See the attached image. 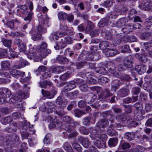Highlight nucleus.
Here are the masks:
<instances>
[{"mask_svg":"<svg viewBox=\"0 0 152 152\" xmlns=\"http://www.w3.org/2000/svg\"><path fill=\"white\" fill-rule=\"evenodd\" d=\"M47 44L45 42L42 43L39 45L37 50L38 53H40V55L42 57L46 56L49 54L51 53V50L49 49H47Z\"/></svg>","mask_w":152,"mask_h":152,"instance_id":"obj_1","label":"nucleus"},{"mask_svg":"<svg viewBox=\"0 0 152 152\" xmlns=\"http://www.w3.org/2000/svg\"><path fill=\"white\" fill-rule=\"evenodd\" d=\"M99 127L93 130L91 132V133L90 136L93 140H95L97 137L98 138L102 140L103 141H104L107 138V136L105 134L100 133L102 132L98 131V129H99Z\"/></svg>","mask_w":152,"mask_h":152,"instance_id":"obj_2","label":"nucleus"},{"mask_svg":"<svg viewBox=\"0 0 152 152\" xmlns=\"http://www.w3.org/2000/svg\"><path fill=\"white\" fill-rule=\"evenodd\" d=\"M139 7L142 10L152 11V0L143 1L139 4Z\"/></svg>","mask_w":152,"mask_h":152,"instance_id":"obj_3","label":"nucleus"},{"mask_svg":"<svg viewBox=\"0 0 152 152\" xmlns=\"http://www.w3.org/2000/svg\"><path fill=\"white\" fill-rule=\"evenodd\" d=\"M80 58H82V59L83 61H97L100 58L99 54L97 52L94 54H92L88 55L86 57L84 54H81L80 56Z\"/></svg>","mask_w":152,"mask_h":152,"instance_id":"obj_4","label":"nucleus"},{"mask_svg":"<svg viewBox=\"0 0 152 152\" xmlns=\"http://www.w3.org/2000/svg\"><path fill=\"white\" fill-rule=\"evenodd\" d=\"M76 87L75 81V80H72L69 81L68 84L64 87L62 91V94L64 95L66 94L68 91H70L75 88Z\"/></svg>","mask_w":152,"mask_h":152,"instance_id":"obj_5","label":"nucleus"},{"mask_svg":"<svg viewBox=\"0 0 152 152\" xmlns=\"http://www.w3.org/2000/svg\"><path fill=\"white\" fill-rule=\"evenodd\" d=\"M18 9L17 10L18 15L20 16L24 17L28 13V9L24 5H19L18 6Z\"/></svg>","mask_w":152,"mask_h":152,"instance_id":"obj_6","label":"nucleus"},{"mask_svg":"<svg viewBox=\"0 0 152 152\" xmlns=\"http://www.w3.org/2000/svg\"><path fill=\"white\" fill-rule=\"evenodd\" d=\"M109 122L107 120L103 119L99 121L96 125L95 127L96 129L97 127H99L98 131L100 132H103L104 130V128L108 125Z\"/></svg>","mask_w":152,"mask_h":152,"instance_id":"obj_7","label":"nucleus"},{"mask_svg":"<svg viewBox=\"0 0 152 152\" xmlns=\"http://www.w3.org/2000/svg\"><path fill=\"white\" fill-rule=\"evenodd\" d=\"M57 90L55 89L50 92L44 90L43 89L42 90V94L43 96L47 98H53L54 96L57 94Z\"/></svg>","mask_w":152,"mask_h":152,"instance_id":"obj_8","label":"nucleus"},{"mask_svg":"<svg viewBox=\"0 0 152 152\" xmlns=\"http://www.w3.org/2000/svg\"><path fill=\"white\" fill-rule=\"evenodd\" d=\"M8 140L6 141L7 143L9 145L10 144H13L17 142L19 139L18 136L16 134H10L7 137Z\"/></svg>","mask_w":152,"mask_h":152,"instance_id":"obj_9","label":"nucleus"},{"mask_svg":"<svg viewBox=\"0 0 152 152\" xmlns=\"http://www.w3.org/2000/svg\"><path fill=\"white\" fill-rule=\"evenodd\" d=\"M49 18L46 15H41L38 18V20L41 25H43L45 27H48L49 24L48 22Z\"/></svg>","mask_w":152,"mask_h":152,"instance_id":"obj_10","label":"nucleus"},{"mask_svg":"<svg viewBox=\"0 0 152 152\" xmlns=\"http://www.w3.org/2000/svg\"><path fill=\"white\" fill-rule=\"evenodd\" d=\"M28 4L29 5V8L30 11L29 12L27 16L24 18V20L26 21L30 22L31 21L32 19V15L33 13L32 12V10H33L34 7L33 4L31 1H29L28 2Z\"/></svg>","mask_w":152,"mask_h":152,"instance_id":"obj_11","label":"nucleus"},{"mask_svg":"<svg viewBox=\"0 0 152 152\" xmlns=\"http://www.w3.org/2000/svg\"><path fill=\"white\" fill-rule=\"evenodd\" d=\"M65 129L66 131L71 133L69 135L70 137H75L77 134V132L75 130L74 127L71 126H66Z\"/></svg>","mask_w":152,"mask_h":152,"instance_id":"obj_12","label":"nucleus"},{"mask_svg":"<svg viewBox=\"0 0 152 152\" xmlns=\"http://www.w3.org/2000/svg\"><path fill=\"white\" fill-rule=\"evenodd\" d=\"M133 58L131 56L125 57L123 61L124 65L127 68H130L132 66Z\"/></svg>","mask_w":152,"mask_h":152,"instance_id":"obj_13","label":"nucleus"},{"mask_svg":"<svg viewBox=\"0 0 152 152\" xmlns=\"http://www.w3.org/2000/svg\"><path fill=\"white\" fill-rule=\"evenodd\" d=\"M10 74L13 77L17 78L20 77H23L25 75V72H20L15 69H13L11 71Z\"/></svg>","mask_w":152,"mask_h":152,"instance_id":"obj_14","label":"nucleus"},{"mask_svg":"<svg viewBox=\"0 0 152 152\" xmlns=\"http://www.w3.org/2000/svg\"><path fill=\"white\" fill-rule=\"evenodd\" d=\"M78 140L79 142L81 143L83 146L85 148H88L90 145V142L86 138L80 136L78 137Z\"/></svg>","mask_w":152,"mask_h":152,"instance_id":"obj_15","label":"nucleus"},{"mask_svg":"<svg viewBox=\"0 0 152 152\" xmlns=\"http://www.w3.org/2000/svg\"><path fill=\"white\" fill-rule=\"evenodd\" d=\"M123 84L122 80H113L111 85V89L115 92L118 88V87Z\"/></svg>","mask_w":152,"mask_h":152,"instance_id":"obj_16","label":"nucleus"},{"mask_svg":"<svg viewBox=\"0 0 152 152\" xmlns=\"http://www.w3.org/2000/svg\"><path fill=\"white\" fill-rule=\"evenodd\" d=\"M129 90L126 88H122L119 90L117 93V95L121 97L126 96L129 95Z\"/></svg>","mask_w":152,"mask_h":152,"instance_id":"obj_17","label":"nucleus"},{"mask_svg":"<svg viewBox=\"0 0 152 152\" xmlns=\"http://www.w3.org/2000/svg\"><path fill=\"white\" fill-rule=\"evenodd\" d=\"M51 124L49 125L50 128H52L57 127L58 128L61 126V122L59 121L57 118L55 117L51 121Z\"/></svg>","mask_w":152,"mask_h":152,"instance_id":"obj_18","label":"nucleus"},{"mask_svg":"<svg viewBox=\"0 0 152 152\" xmlns=\"http://www.w3.org/2000/svg\"><path fill=\"white\" fill-rule=\"evenodd\" d=\"M104 116L107 120L110 121L111 124H113L114 122L113 120L115 119V116L113 114L111 111H106L104 113Z\"/></svg>","mask_w":152,"mask_h":152,"instance_id":"obj_19","label":"nucleus"},{"mask_svg":"<svg viewBox=\"0 0 152 152\" xmlns=\"http://www.w3.org/2000/svg\"><path fill=\"white\" fill-rule=\"evenodd\" d=\"M11 95L10 91L8 88H0V96H6L7 98L10 96Z\"/></svg>","mask_w":152,"mask_h":152,"instance_id":"obj_20","label":"nucleus"},{"mask_svg":"<svg viewBox=\"0 0 152 152\" xmlns=\"http://www.w3.org/2000/svg\"><path fill=\"white\" fill-rule=\"evenodd\" d=\"M61 42L63 44L61 45V48H64L66 46L65 43L69 44L72 43V40L71 37L69 36L66 37L61 39Z\"/></svg>","mask_w":152,"mask_h":152,"instance_id":"obj_21","label":"nucleus"},{"mask_svg":"<svg viewBox=\"0 0 152 152\" xmlns=\"http://www.w3.org/2000/svg\"><path fill=\"white\" fill-rule=\"evenodd\" d=\"M1 42L4 46L9 48L10 51L12 50L11 47L12 42V39H8L3 38L2 39Z\"/></svg>","mask_w":152,"mask_h":152,"instance_id":"obj_22","label":"nucleus"},{"mask_svg":"<svg viewBox=\"0 0 152 152\" xmlns=\"http://www.w3.org/2000/svg\"><path fill=\"white\" fill-rule=\"evenodd\" d=\"M20 64H16L14 65V67L16 69H20L22 67H23L26 65L28 64V63L26 61L20 58Z\"/></svg>","mask_w":152,"mask_h":152,"instance_id":"obj_23","label":"nucleus"},{"mask_svg":"<svg viewBox=\"0 0 152 152\" xmlns=\"http://www.w3.org/2000/svg\"><path fill=\"white\" fill-rule=\"evenodd\" d=\"M79 94V91L78 90H76L74 91L69 92V93H66L64 95L67 96L69 98L72 99H74Z\"/></svg>","mask_w":152,"mask_h":152,"instance_id":"obj_24","label":"nucleus"},{"mask_svg":"<svg viewBox=\"0 0 152 152\" xmlns=\"http://www.w3.org/2000/svg\"><path fill=\"white\" fill-rule=\"evenodd\" d=\"M135 69L139 74H142L146 71V66L144 65H139L136 66Z\"/></svg>","mask_w":152,"mask_h":152,"instance_id":"obj_25","label":"nucleus"},{"mask_svg":"<svg viewBox=\"0 0 152 152\" xmlns=\"http://www.w3.org/2000/svg\"><path fill=\"white\" fill-rule=\"evenodd\" d=\"M115 118L118 122H124L127 119L126 116L123 113H120L119 115H118L115 116Z\"/></svg>","mask_w":152,"mask_h":152,"instance_id":"obj_26","label":"nucleus"},{"mask_svg":"<svg viewBox=\"0 0 152 152\" xmlns=\"http://www.w3.org/2000/svg\"><path fill=\"white\" fill-rule=\"evenodd\" d=\"M119 53L118 51L116 49H114L109 50L107 51L105 55L107 56H114Z\"/></svg>","mask_w":152,"mask_h":152,"instance_id":"obj_27","label":"nucleus"},{"mask_svg":"<svg viewBox=\"0 0 152 152\" xmlns=\"http://www.w3.org/2000/svg\"><path fill=\"white\" fill-rule=\"evenodd\" d=\"M57 61L59 63L63 64H67L69 61L68 59L66 57H63L61 56H58L56 58Z\"/></svg>","mask_w":152,"mask_h":152,"instance_id":"obj_28","label":"nucleus"},{"mask_svg":"<svg viewBox=\"0 0 152 152\" xmlns=\"http://www.w3.org/2000/svg\"><path fill=\"white\" fill-rule=\"evenodd\" d=\"M79 75L84 79L85 80H88V77H90L91 73L90 72L84 71L80 72L78 74Z\"/></svg>","mask_w":152,"mask_h":152,"instance_id":"obj_29","label":"nucleus"},{"mask_svg":"<svg viewBox=\"0 0 152 152\" xmlns=\"http://www.w3.org/2000/svg\"><path fill=\"white\" fill-rule=\"evenodd\" d=\"M128 19L126 18H121L117 23V26L121 27L125 25L126 22H128Z\"/></svg>","mask_w":152,"mask_h":152,"instance_id":"obj_30","label":"nucleus"},{"mask_svg":"<svg viewBox=\"0 0 152 152\" xmlns=\"http://www.w3.org/2000/svg\"><path fill=\"white\" fill-rule=\"evenodd\" d=\"M118 142V138H111L108 141V144L110 147H113L116 146Z\"/></svg>","mask_w":152,"mask_h":152,"instance_id":"obj_31","label":"nucleus"},{"mask_svg":"<svg viewBox=\"0 0 152 152\" xmlns=\"http://www.w3.org/2000/svg\"><path fill=\"white\" fill-rule=\"evenodd\" d=\"M109 20V18H104L100 20L98 23L99 27H102L107 25Z\"/></svg>","mask_w":152,"mask_h":152,"instance_id":"obj_32","label":"nucleus"},{"mask_svg":"<svg viewBox=\"0 0 152 152\" xmlns=\"http://www.w3.org/2000/svg\"><path fill=\"white\" fill-rule=\"evenodd\" d=\"M124 137L125 138L130 141L134 139L135 135L133 132H127L125 134Z\"/></svg>","mask_w":152,"mask_h":152,"instance_id":"obj_33","label":"nucleus"},{"mask_svg":"<svg viewBox=\"0 0 152 152\" xmlns=\"http://www.w3.org/2000/svg\"><path fill=\"white\" fill-rule=\"evenodd\" d=\"M75 116L78 118L80 117L83 115L86 114L85 111L79 109H75L74 111Z\"/></svg>","mask_w":152,"mask_h":152,"instance_id":"obj_34","label":"nucleus"},{"mask_svg":"<svg viewBox=\"0 0 152 152\" xmlns=\"http://www.w3.org/2000/svg\"><path fill=\"white\" fill-rule=\"evenodd\" d=\"M12 119L10 116H7L2 118L1 121L4 124H7L12 122Z\"/></svg>","mask_w":152,"mask_h":152,"instance_id":"obj_35","label":"nucleus"},{"mask_svg":"<svg viewBox=\"0 0 152 152\" xmlns=\"http://www.w3.org/2000/svg\"><path fill=\"white\" fill-rule=\"evenodd\" d=\"M113 96V94L107 88L104 89L102 94V98H106L109 97L111 96Z\"/></svg>","mask_w":152,"mask_h":152,"instance_id":"obj_36","label":"nucleus"},{"mask_svg":"<svg viewBox=\"0 0 152 152\" xmlns=\"http://www.w3.org/2000/svg\"><path fill=\"white\" fill-rule=\"evenodd\" d=\"M101 34L104 38L106 39H110L112 38V35L108 31H104L102 30Z\"/></svg>","mask_w":152,"mask_h":152,"instance_id":"obj_37","label":"nucleus"},{"mask_svg":"<svg viewBox=\"0 0 152 152\" xmlns=\"http://www.w3.org/2000/svg\"><path fill=\"white\" fill-rule=\"evenodd\" d=\"M56 113L58 115L62 116L65 114L66 113L65 112L63 108L60 107H58L56 109Z\"/></svg>","mask_w":152,"mask_h":152,"instance_id":"obj_38","label":"nucleus"},{"mask_svg":"<svg viewBox=\"0 0 152 152\" xmlns=\"http://www.w3.org/2000/svg\"><path fill=\"white\" fill-rule=\"evenodd\" d=\"M96 72L102 75H104L107 73V71L103 67H98L95 69Z\"/></svg>","mask_w":152,"mask_h":152,"instance_id":"obj_39","label":"nucleus"},{"mask_svg":"<svg viewBox=\"0 0 152 152\" xmlns=\"http://www.w3.org/2000/svg\"><path fill=\"white\" fill-rule=\"evenodd\" d=\"M16 125V124L15 123L14 124V126L12 125L10 127H7L5 129V131L8 133L15 132L17 130V128L15 126Z\"/></svg>","mask_w":152,"mask_h":152,"instance_id":"obj_40","label":"nucleus"},{"mask_svg":"<svg viewBox=\"0 0 152 152\" xmlns=\"http://www.w3.org/2000/svg\"><path fill=\"white\" fill-rule=\"evenodd\" d=\"M136 56H138L140 60L143 63H145L147 60L146 56L143 54L137 53Z\"/></svg>","mask_w":152,"mask_h":152,"instance_id":"obj_41","label":"nucleus"},{"mask_svg":"<svg viewBox=\"0 0 152 152\" xmlns=\"http://www.w3.org/2000/svg\"><path fill=\"white\" fill-rule=\"evenodd\" d=\"M109 129L107 131V133L109 136H116L118 134V133L115 130L113 129V128L109 127Z\"/></svg>","mask_w":152,"mask_h":152,"instance_id":"obj_42","label":"nucleus"},{"mask_svg":"<svg viewBox=\"0 0 152 152\" xmlns=\"http://www.w3.org/2000/svg\"><path fill=\"white\" fill-rule=\"evenodd\" d=\"M7 50L0 48V58H6L7 55Z\"/></svg>","mask_w":152,"mask_h":152,"instance_id":"obj_43","label":"nucleus"},{"mask_svg":"<svg viewBox=\"0 0 152 152\" xmlns=\"http://www.w3.org/2000/svg\"><path fill=\"white\" fill-rule=\"evenodd\" d=\"M94 28V24L90 21H88L86 30L87 31H89L93 29Z\"/></svg>","mask_w":152,"mask_h":152,"instance_id":"obj_44","label":"nucleus"},{"mask_svg":"<svg viewBox=\"0 0 152 152\" xmlns=\"http://www.w3.org/2000/svg\"><path fill=\"white\" fill-rule=\"evenodd\" d=\"M1 69H7L10 66V63L8 61H3L1 63Z\"/></svg>","mask_w":152,"mask_h":152,"instance_id":"obj_45","label":"nucleus"},{"mask_svg":"<svg viewBox=\"0 0 152 152\" xmlns=\"http://www.w3.org/2000/svg\"><path fill=\"white\" fill-rule=\"evenodd\" d=\"M109 45V42L107 41H104L100 43L99 44V47L101 49L104 50Z\"/></svg>","mask_w":152,"mask_h":152,"instance_id":"obj_46","label":"nucleus"},{"mask_svg":"<svg viewBox=\"0 0 152 152\" xmlns=\"http://www.w3.org/2000/svg\"><path fill=\"white\" fill-rule=\"evenodd\" d=\"M151 36L150 32H144L141 34L140 37L142 39H147Z\"/></svg>","mask_w":152,"mask_h":152,"instance_id":"obj_47","label":"nucleus"},{"mask_svg":"<svg viewBox=\"0 0 152 152\" xmlns=\"http://www.w3.org/2000/svg\"><path fill=\"white\" fill-rule=\"evenodd\" d=\"M134 107L137 110H141L143 107L142 104L140 102H137L133 104Z\"/></svg>","mask_w":152,"mask_h":152,"instance_id":"obj_48","label":"nucleus"},{"mask_svg":"<svg viewBox=\"0 0 152 152\" xmlns=\"http://www.w3.org/2000/svg\"><path fill=\"white\" fill-rule=\"evenodd\" d=\"M59 34L58 33V31H56L52 33L51 34L50 38L51 40H57L59 38L58 34Z\"/></svg>","mask_w":152,"mask_h":152,"instance_id":"obj_49","label":"nucleus"},{"mask_svg":"<svg viewBox=\"0 0 152 152\" xmlns=\"http://www.w3.org/2000/svg\"><path fill=\"white\" fill-rule=\"evenodd\" d=\"M120 50L121 52L123 53H128L130 51L129 46L126 45L121 46Z\"/></svg>","mask_w":152,"mask_h":152,"instance_id":"obj_50","label":"nucleus"},{"mask_svg":"<svg viewBox=\"0 0 152 152\" xmlns=\"http://www.w3.org/2000/svg\"><path fill=\"white\" fill-rule=\"evenodd\" d=\"M123 106L125 108V112L128 113H131L132 111V106L131 105H124Z\"/></svg>","mask_w":152,"mask_h":152,"instance_id":"obj_51","label":"nucleus"},{"mask_svg":"<svg viewBox=\"0 0 152 152\" xmlns=\"http://www.w3.org/2000/svg\"><path fill=\"white\" fill-rule=\"evenodd\" d=\"M79 130L82 134L87 135L89 133L88 130L83 126L80 127L79 129Z\"/></svg>","mask_w":152,"mask_h":152,"instance_id":"obj_52","label":"nucleus"},{"mask_svg":"<svg viewBox=\"0 0 152 152\" xmlns=\"http://www.w3.org/2000/svg\"><path fill=\"white\" fill-rule=\"evenodd\" d=\"M64 148L68 152H72V148L71 145L68 142H65L63 145Z\"/></svg>","mask_w":152,"mask_h":152,"instance_id":"obj_53","label":"nucleus"},{"mask_svg":"<svg viewBox=\"0 0 152 152\" xmlns=\"http://www.w3.org/2000/svg\"><path fill=\"white\" fill-rule=\"evenodd\" d=\"M63 120L67 124L71 123L73 121L72 119L69 116L67 115L63 117Z\"/></svg>","mask_w":152,"mask_h":152,"instance_id":"obj_54","label":"nucleus"},{"mask_svg":"<svg viewBox=\"0 0 152 152\" xmlns=\"http://www.w3.org/2000/svg\"><path fill=\"white\" fill-rule=\"evenodd\" d=\"M37 31L39 34H43L46 32V29L45 28L43 27L41 25L38 26Z\"/></svg>","mask_w":152,"mask_h":152,"instance_id":"obj_55","label":"nucleus"},{"mask_svg":"<svg viewBox=\"0 0 152 152\" xmlns=\"http://www.w3.org/2000/svg\"><path fill=\"white\" fill-rule=\"evenodd\" d=\"M32 39L34 41L39 40L42 38V36L41 34L37 33L35 34L32 35L31 37Z\"/></svg>","mask_w":152,"mask_h":152,"instance_id":"obj_56","label":"nucleus"},{"mask_svg":"<svg viewBox=\"0 0 152 152\" xmlns=\"http://www.w3.org/2000/svg\"><path fill=\"white\" fill-rule=\"evenodd\" d=\"M80 88L82 91L87 92L88 89V87L86 84H81L80 85Z\"/></svg>","mask_w":152,"mask_h":152,"instance_id":"obj_57","label":"nucleus"},{"mask_svg":"<svg viewBox=\"0 0 152 152\" xmlns=\"http://www.w3.org/2000/svg\"><path fill=\"white\" fill-rule=\"evenodd\" d=\"M84 99L86 102L88 103L89 104L92 103V99L91 98L90 93L85 95L84 96Z\"/></svg>","mask_w":152,"mask_h":152,"instance_id":"obj_58","label":"nucleus"},{"mask_svg":"<svg viewBox=\"0 0 152 152\" xmlns=\"http://www.w3.org/2000/svg\"><path fill=\"white\" fill-rule=\"evenodd\" d=\"M140 88L139 87H134L132 88V93L134 95H137L140 91Z\"/></svg>","mask_w":152,"mask_h":152,"instance_id":"obj_59","label":"nucleus"},{"mask_svg":"<svg viewBox=\"0 0 152 152\" xmlns=\"http://www.w3.org/2000/svg\"><path fill=\"white\" fill-rule=\"evenodd\" d=\"M120 147L124 150L129 148L130 147V145L128 142H124L121 144Z\"/></svg>","mask_w":152,"mask_h":152,"instance_id":"obj_60","label":"nucleus"},{"mask_svg":"<svg viewBox=\"0 0 152 152\" xmlns=\"http://www.w3.org/2000/svg\"><path fill=\"white\" fill-rule=\"evenodd\" d=\"M91 118L90 117H85L83 120V123L85 125H89L90 123V120Z\"/></svg>","mask_w":152,"mask_h":152,"instance_id":"obj_61","label":"nucleus"},{"mask_svg":"<svg viewBox=\"0 0 152 152\" xmlns=\"http://www.w3.org/2000/svg\"><path fill=\"white\" fill-rule=\"evenodd\" d=\"M86 64V62H77L76 63V66L77 69L83 68Z\"/></svg>","mask_w":152,"mask_h":152,"instance_id":"obj_62","label":"nucleus"},{"mask_svg":"<svg viewBox=\"0 0 152 152\" xmlns=\"http://www.w3.org/2000/svg\"><path fill=\"white\" fill-rule=\"evenodd\" d=\"M109 81V79L105 77H101L98 80V82L100 84L107 83Z\"/></svg>","mask_w":152,"mask_h":152,"instance_id":"obj_63","label":"nucleus"},{"mask_svg":"<svg viewBox=\"0 0 152 152\" xmlns=\"http://www.w3.org/2000/svg\"><path fill=\"white\" fill-rule=\"evenodd\" d=\"M73 148L79 151H81L82 150V148L80 145L76 143H74L72 144Z\"/></svg>","mask_w":152,"mask_h":152,"instance_id":"obj_64","label":"nucleus"}]
</instances>
